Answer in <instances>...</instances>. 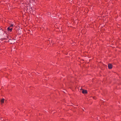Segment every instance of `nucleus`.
Listing matches in <instances>:
<instances>
[{
  "mask_svg": "<svg viewBox=\"0 0 121 121\" xmlns=\"http://www.w3.org/2000/svg\"><path fill=\"white\" fill-rule=\"evenodd\" d=\"M13 29V28L10 27H9L7 28V30L8 32H11Z\"/></svg>",
  "mask_w": 121,
  "mask_h": 121,
  "instance_id": "1",
  "label": "nucleus"
},
{
  "mask_svg": "<svg viewBox=\"0 0 121 121\" xmlns=\"http://www.w3.org/2000/svg\"><path fill=\"white\" fill-rule=\"evenodd\" d=\"M13 24H12L9 27H11L12 28L13 27Z\"/></svg>",
  "mask_w": 121,
  "mask_h": 121,
  "instance_id": "5",
  "label": "nucleus"
},
{
  "mask_svg": "<svg viewBox=\"0 0 121 121\" xmlns=\"http://www.w3.org/2000/svg\"><path fill=\"white\" fill-rule=\"evenodd\" d=\"M108 68L109 69H111L112 68V65L111 64H109L108 65Z\"/></svg>",
  "mask_w": 121,
  "mask_h": 121,
  "instance_id": "2",
  "label": "nucleus"
},
{
  "mask_svg": "<svg viewBox=\"0 0 121 121\" xmlns=\"http://www.w3.org/2000/svg\"><path fill=\"white\" fill-rule=\"evenodd\" d=\"M4 99H3L1 100V104H2L4 103Z\"/></svg>",
  "mask_w": 121,
  "mask_h": 121,
  "instance_id": "4",
  "label": "nucleus"
},
{
  "mask_svg": "<svg viewBox=\"0 0 121 121\" xmlns=\"http://www.w3.org/2000/svg\"><path fill=\"white\" fill-rule=\"evenodd\" d=\"M82 92L83 94H86L87 93V91L86 90H83Z\"/></svg>",
  "mask_w": 121,
  "mask_h": 121,
  "instance_id": "3",
  "label": "nucleus"
}]
</instances>
